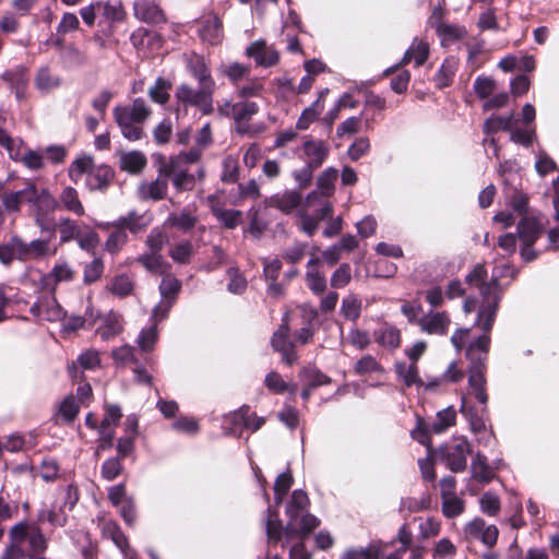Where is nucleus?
I'll list each match as a JSON object with an SVG mask.
<instances>
[{
    "label": "nucleus",
    "instance_id": "f257e3e1",
    "mask_svg": "<svg viewBox=\"0 0 559 559\" xmlns=\"http://www.w3.org/2000/svg\"><path fill=\"white\" fill-rule=\"evenodd\" d=\"M488 348L489 337L486 333L473 337L466 348V358L469 360L468 394L474 396L483 406L487 403Z\"/></svg>",
    "mask_w": 559,
    "mask_h": 559
},
{
    "label": "nucleus",
    "instance_id": "f03ea898",
    "mask_svg": "<svg viewBox=\"0 0 559 559\" xmlns=\"http://www.w3.org/2000/svg\"><path fill=\"white\" fill-rule=\"evenodd\" d=\"M2 206L9 215H19L24 203L29 204L36 211H53L57 201L48 189H38L33 180H27L25 187L17 191H5L0 194Z\"/></svg>",
    "mask_w": 559,
    "mask_h": 559
},
{
    "label": "nucleus",
    "instance_id": "7ed1b4c3",
    "mask_svg": "<svg viewBox=\"0 0 559 559\" xmlns=\"http://www.w3.org/2000/svg\"><path fill=\"white\" fill-rule=\"evenodd\" d=\"M519 121L514 109L507 115L491 112V134L500 131L508 132L510 142L530 148L538 140L536 126L519 128L516 127Z\"/></svg>",
    "mask_w": 559,
    "mask_h": 559
},
{
    "label": "nucleus",
    "instance_id": "20e7f679",
    "mask_svg": "<svg viewBox=\"0 0 559 559\" xmlns=\"http://www.w3.org/2000/svg\"><path fill=\"white\" fill-rule=\"evenodd\" d=\"M69 177L76 182L83 174L87 175L86 185L90 190H105L112 177L114 173L106 165L95 166L91 156H82L76 158L69 167Z\"/></svg>",
    "mask_w": 559,
    "mask_h": 559
},
{
    "label": "nucleus",
    "instance_id": "39448f33",
    "mask_svg": "<svg viewBox=\"0 0 559 559\" xmlns=\"http://www.w3.org/2000/svg\"><path fill=\"white\" fill-rule=\"evenodd\" d=\"M506 207L491 216V222L502 224L508 228L514 224L515 216L531 215L530 197L516 186L502 188Z\"/></svg>",
    "mask_w": 559,
    "mask_h": 559
},
{
    "label": "nucleus",
    "instance_id": "423d86ee",
    "mask_svg": "<svg viewBox=\"0 0 559 559\" xmlns=\"http://www.w3.org/2000/svg\"><path fill=\"white\" fill-rule=\"evenodd\" d=\"M215 88L199 85V90H193L187 84L177 87L175 97L183 108L197 107L203 115H211L214 111L213 95Z\"/></svg>",
    "mask_w": 559,
    "mask_h": 559
},
{
    "label": "nucleus",
    "instance_id": "0eeeda50",
    "mask_svg": "<svg viewBox=\"0 0 559 559\" xmlns=\"http://www.w3.org/2000/svg\"><path fill=\"white\" fill-rule=\"evenodd\" d=\"M548 223V218L540 211L533 212L531 215H523L515 227L519 242H523L524 246L535 245L546 233Z\"/></svg>",
    "mask_w": 559,
    "mask_h": 559
},
{
    "label": "nucleus",
    "instance_id": "6e6552de",
    "mask_svg": "<svg viewBox=\"0 0 559 559\" xmlns=\"http://www.w3.org/2000/svg\"><path fill=\"white\" fill-rule=\"evenodd\" d=\"M469 444L461 440L454 444H447L440 449V455L447 467L454 472H463L467 465Z\"/></svg>",
    "mask_w": 559,
    "mask_h": 559
},
{
    "label": "nucleus",
    "instance_id": "1a4fd4ad",
    "mask_svg": "<svg viewBox=\"0 0 559 559\" xmlns=\"http://www.w3.org/2000/svg\"><path fill=\"white\" fill-rule=\"evenodd\" d=\"M168 192V179L166 175L158 170L156 179L140 182L136 188V197L141 201H153L157 202L166 198Z\"/></svg>",
    "mask_w": 559,
    "mask_h": 559
},
{
    "label": "nucleus",
    "instance_id": "9d476101",
    "mask_svg": "<svg viewBox=\"0 0 559 559\" xmlns=\"http://www.w3.org/2000/svg\"><path fill=\"white\" fill-rule=\"evenodd\" d=\"M13 260L28 261L27 241L17 235H13L7 242L0 243V262L10 265Z\"/></svg>",
    "mask_w": 559,
    "mask_h": 559
},
{
    "label": "nucleus",
    "instance_id": "9b49d317",
    "mask_svg": "<svg viewBox=\"0 0 559 559\" xmlns=\"http://www.w3.org/2000/svg\"><path fill=\"white\" fill-rule=\"evenodd\" d=\"M246 55L254 59L257 66L269 68L280 62V53L273 46H267L263 39L251 43L246 49Z\"/></svg>",
    "mask_w": 559,
    "mask_h": 559
},
{
    "label": "nucleus",
    "instance_id": "f8f14e48",
    "mask_svg": "<svg viewBox=\"0 0 559 559\" xmlns=\"http://www.w3.org/2000/svg\"><path fill=\"white\" fill-rule=\"evenodd\" d=\"M199 35L203 41L217 45L223 40V22L216 13L204 14L199 21Z\"/></svg>",
    "mask_w": 559,
    "mask_h": 559
},
{
    "label": "nucleus",
    "instance_id": "ddd939ff",
    "mask_svg": "<svg viewBox=\"0 0 559 559\" xmlns=\"http://www.w3.org/2000/svg\"><path fill=\"white\" fill-rule=\"evenodd\" d=\"M302 203V195L296 190H286L275 193L264 200V205L274 207L284 214H290L299 209Z\"/></svg>",
    "mask_w": 559,
    "mask_h": 559
},
{
    "label": "nucleus",
    "instance_id": "4468645a",
    "mask_svg": "<svg viewBox=\"0 0 559 559\" xmlns=\"http://www.w3.org/2000/svg\"><path fill=\"white\" fill-rule=\"evenodd\" d=\"M160 171L166 175L167 179L171 180L177 192L191 191L195 186V176L188 173L181 166H173V164L166 163L160 166Z\"/></svg>",
    "mask_w": 559,
    "mask_h": 559
},
{
    "label": "nucleus",
    "instance_id": "2eb2a0df",
    "mask_svg": "<svg viewBox=\"0 0 559 559\" xmlns=\"http://www.w3.org/2000/svg\"><path fill=\"white\" fill-rule=\"evenodd\" d=\"M151 116V109L143 98H135L131 105L116 106L114 118H126L129 121L142 123Z\"/></svg>",
    "mask_w": 559,
    "mask_h": 559
},
{
    "label": "nucleus",
    "instance_id": "dca6fc26",
    "mask_svg": "<svg viewBox=\"0 0 559 559\" xmlns=\"http://www.w3.org/2000/svg\"><path fill=\"white\" fill-rule=\"evenodd\" d=\"M465 535L469 545L481 544L486 548L483 558L489 559V526H487L485 520L476 518L467 523Z\"/></svg>",
    "mask_w": 559,
    "mask_h": 559
},
{
    "label": "nucleus",
    "instance_id": "f3484780",
    "mask_svg": "<svg viewBox=\"0 0 559 559\" xmlns=\"http://www.w3.org/2000/svg\"><path fill=\"white\" fill-rule=\"evenodd\" d=\"M132 45L144 53H151L162 48L163 39L156 32L140 27L131 35Z\"/></svg>",
    "mask_w": 559,
    "mask_h": 559
},
{
    "label": "nucleus",
    "instance_id": "a211bd4d",
    "mask_svg": "<svg viewBox=\"0 0 559 559\" xmlns=\"http://www.w3.org/2000/svg\"><path fill=\"white\" fill-rule=\"evenodd\" d=\"M31 312L40 320L58 321L63 311L52 294L41 297L31 307Z\"/></svg>",
    "mask_w": 559,
    "mask_h": 559
},
{
    "label": "nucleus",
    "instance_id": "6ab92c4d",
    "mask_svg": "<svg viewBox=\"0 0 559 559\" xmlns=\"http://www.w3.org/2000/svg\"><path fill=\"white\" fill-rule=\"evenodd\" d=\"M321 260L318 257H312L307 262V271L305 281L307 287L312 294L320 296L326 290V277L323 272L320 271Z\"/></svg>",
    "mask_w": 559,
    "mask_h": 559
},
{
    "label": "nucleus",
    "instance_id": "aec40b11",
    "mask_svg": "<svg viewBox=\"0 0 559 559\" xmlns=\"http://www.w3.org/2000/svg\"><path fill=\"white\" fill-rule=\"evenodd\" d=\"M450 323L451 320L445 312H429L418 321L423 332L437 335L447 334Z\"/></svg>",
    "mask_w": 559,
    "mask_h": 559
},
{
    "label": "nucleus",
    "instance_id": "412c9836",
    "mask_svg": "<svg viewBox=\"0 0 559 559\" xmlns=\"http://www.w3.org/2000/svg\"><path fill=\"white\" fill-rule=\"evenodd\" d=\"M133 10L135 17L145 23L159 24L166 22L164 12L150 0H134Z\"/></svg>",
    "mask_w": 559,
    "mask_h": 559
},
{
    "label": "nucleus",
    "instance_id": "4be33fe9",
    "mask_svg": "<svg viewBox=\"0 0 559 559\" xmlns=\"http://www.w3.org/2000/svg\"><path fill=\"white\" fill-rule=\"evenodd\" d=\"M302 148L306 156V165L314 169L319 168L329 155V147L321 140L309 139L304 142Z\"/></svg>",
    "mask_w": 559,
    "mask_h": 559
},
{
    "label": "nucleus",
    "instance_id": "5701e85b",
    "mask_svg": "<svg viewBox=\"0 0 559 559\" xmlns=\"http://www.w3.org/2000/svg\"><path fill=\"white\" fill-rule=\"evenodd\" d=\"M431 26L436 28L443 46H449L465 35V28L454 24H448L437 17V10L431 16Z\"/></svg>",
    "mask_w": 559,
    "mask_h": 559
},
{
    "label": "nucleus",
    "instance_id": "b1692460",
    "mask_svg": "<svg viewBox=\"0 0 559 559\" xmlns=\"http://www.w3.org/2000/svg\"><path fill=\"white\" fill-rule=\"evenodd\" d=\"M74 271L66 261L57 262L51 271L43 277L45 288L52 292L57 284L61 282H70L74 278Z\"/></svg>",
    "mask_w": 559,
    "mask_h": 559
},
{
    "label": "nucleus",
    "instance_id": "393cba45",
    "mask_svg": "<svg viewBox=\"0 0 559 559\" xmlns=\"http://www.w3.org/2000/svg\"><path fill=\"white\" fill-rule=\"evenodd\" d=\"M197 223L198 216L195 214V209L187 206L178 213H171L167 217L165 225L182 231H188L192 229Z\"/></svg>",
    "mask_w": 559,
    "mask_h": 559
},
{
    "label": "nucleus",
    "instance_id": "a878e982",
    "mask_svg": "<svg viewBox=\"0 0 559 559\" xmlns=\"http://www.w3.org/2000/svg\"><path fill=\"white\" fill-rule=\"evenodd\" d=\"M2 80L9 84L10 90L15 93L17 99H23L25 97L28 76L23 68L5 71L2 74Z\"/></svg>",
    "mask_w": 559,
    "mask_h": 559
},
{
    "label": "nucleus",
    "instance_id": "bb28decb",
    "mask_svg": "<svg viewBox=\"0 0 559 559\" xmlns=\"http://www.w3.org/2000/svg\"><path fill=\"white\" fill-rule=\"evenodd\" d=\"M518 274L519 270L509 262L492 265L491 280L493 278V287L507 289Z\"/></svg>",
    "mask_w": 559,
    "mask_h": 559
},
{
    "label": "nucleus",
    "instance_id": "cd10ccee",
    "mask_svg": "<svg viewBox=\"0 0 559 559\" xmlns=\"http://www.w3.org/2000/svg\"><path fill=\"white\" fill-rule=\"evenodd\" d=\"M102 536L110 539L122 554L130 552L128 538L115 521L104 522L102 526Z\"/></svg>",
    "mask_w": 559,
    "mask_h": 559
},
{
    "label": "nucleus",
    "instance_id": "c85d7f7f",
    "mask_svg": "<svg viewBox=\"0 0 559 559\" xmlns=\"http://www.w3.org/2000/svg\"><path fill=\"white\" fill-rule=\"evenodd\" d=\"M189 69L191 75L199 82V85L215 88L216 83L211 75V71L202 57H195L190 61Z\"/></svg>",
    "mask_w": 559,
    "mask_h": 559
},
{
    "label": "nucleus",
    "instance_id": "c756f323",
    "mask_svg": "<svg viewBox=\"0 0 559 559\" xmlns=\"http://www.w3.org/2000/svg\"><path fill=\"white\" fill-rule=\"evenodd\" d=\"M119 162L122 170L133 175L140 174L147 164L145 155L139 151L122 153Z\"/></svg>",
    "mask_w": 559,
    "mask_h": 559
},
{
    "label": "nucleus",
    "instance_id": "7c9ffc66",
    "mask_svg": "<svg viewBox=\"0 0 559 559\" xmlns=\"http://www.w3.org/2000/svg\"><path fill=\"white\" fill-rule=\"evenodd\" d=\"M28 261L44 260L53 257L57 248L51 246L49 239H33L27 242Z\"/></svg>",
    "mask_w": 559,
    "mask_h": 559
},
{
    "label": "nucleus",
    "instance_id": "2f4dec72",
    "mask_svg": "<svg viewBox=\"0 0 559 559\" xmlns=\"http://www.w3.org/2000/svg\"><path fill=\"white\" fill-rule=\"evenodd\" d=\"M123 330L122 317L115 312H109L104 323L98 328L97 334L102 340L108 341L119 335Z\"/></svg>",
    "mask_w": 559,
    "mask_h": 559
},
{
    "label": "nucleus",
    "instance_id": "473e14b6",
    "mask_svg": "<svg viewBox=\"0 0 559 559\" xmlns=\"http://www.w3.org/2000/svg\"><path fill=\"white\" fill-rule=\"evenodd\" d=\"M114 227H121L124 231L130 230L132 234H138L146 228L148 222L144 216L135 211L129 212L126 216H121L112 224Z\"/></svg>",
    "mask_w": 559,
    "mask_h": 559
},
{
    "label": "nucleus",
    "instance_id": "72a5a7b5",
    "mask_svg": "<svg viewBox=\"0 0 559 559\" xmlns=\"http://www.w3.org/2000/svg\"><path fill=\"white\" fill-rule=\"evenodd\" d=\"M308 495L304 490H295L286 507V514L290 520H298L301 513H306L309 507Z\"/></svg>",
    "mask_w": 559,
    "mask_h": 559
},
{
    "label": "nucleus",
    "instance_id": "f704fd0d",
    "mask_svg": "<svg viewBox=\"0 0 559 559\" xmlns=\"http://www.w3.org/2000/svg\"><path fill=\"white\" fill-rule=\"evenodd\" d=\"M519 169L516 159H506L499 163L497 176L502 188L516 186L515 181L519 180Z\"/></svg>",
    "mask_w": 559,
    "mask_h": 559
},
{
    "label": "nucleus",
    "instance_id": "c9c22d12",
    "mask_svg": "<svg viewBox=\"0 0 559 559\" xmlns=\"http://www.w3.org/2000/svg\"><path fill=\"white\" fill-rule=\"evenodd\" d=\"M106 289L118 298H124L133 293L134 284L127 274H119L110 280Z\"/></svg>",
    "mask_w": 559,
    "mask_h": 559
},
{
    "label": "nucleus",
    "instance_id": "e433bc0d",
    "mask_svg": "<svg viewBox=\"0 0 559 559\" xmlns=\"http://www.w3.org/2000/svg\"><path fill=\"white\" fill-rule=\"evenodd\" d=\"M299 378L304 385L316 389L331 383V378L321 372L316 367H304L299 371Z\"/></svg>",
    "mask_w": 559,
    "mask_h": 559
},
{
    "label": "nucleus",
    "instance_id": "4c0bfd02",
    "mask_svg": "<svg viewBox=\"0 0 559 559\" xmlns=\"http://www.w3.org/2000/svg\"><path fill=\"white\" fill-rule=\"evenodd\" d=\"M361 307V299L356 294L349 293L343 297L340 312L346 320L355 322L360 317Z\"/></svg>",
    "mask_w": 559,
    "mask_h": 559
},
{
    "label": "nucleus",
    "instance_id": "58836bf2",
    "mask_svg": "<svg viewBox=\"0 0 559 559\" xmlns=\"http://www.w3.org/2000/svg\"><path fill=\"white\" fill-rule=\"evenodd\" d=\"M59 200L62 206L69 211L74 213L75 215L82 216L84 215V206L79 199L78 191L72 187H66L59 197Z\"/></svg>",
    "mask_w": 559,
    "mask_h": 559
},
{
    "label": "nucleus",
    "instance_id": "ea45409f",
    "mask_svg": "<svg viewBox=\"0 0 559 559\" xmlns=\"http://www.w3.org/2000/svg\"><path fill=\"white\" fill-rule=\"evenodd\" d=\"M61 85L60 76L53 74L48 67H43L37 71L35 86L41 92H49Z\"/></svg>",
    "mask_w": 559,
    "mask_h": 559
},
{
    "label": "nucleus",
    "instance_id": "a19ab883",
    "mask_svg": "<svg viewBox=\"0 0 559 559\" xmlns=\"http://www.w3.org/2000/svg\"><path fill=\"white\" fill-rule=\"evenodd\" d=\"M29 549L34 555H41L48 548V538L43 534L39 525L31 523V531L27 536Z\"/></svg>",
    "mask_w": 559,
    "mask_h": 559
},
{
    "label": "nucleus",
    "instance_id": "79ce46f5",
    "mask_svg": "<svg viewBox=\"0 0 559 559\" xmlns=\"http://www.w3.org/2000/svg\"><path fill=\"white\" fill-rule=\"evenodd\" d=\"M376 341L388 349H395L401 344V333L394 326H384L376 333Z\"/></svg>",
    "mask_w": 559,
    "mask_h": 559
},
{
    "label": "nucleus",
    "instance_id": "37998d69",
    "mask_svg": "<svg viewBox=\"0 0 559 559\" xmlns=\"http://www.w3.org/2000/svg\"><path fill=\"white\" fill-rule=\"evenodd\" d=\"M264 383L270 391L276 394H281L288 391L292 395H294L296 394L297 391L296 384H288L286 381H284L282 376L275 371H271L270 373L266 374Z\"/></svg>",
    "mask_w": 559,
    "mask_h": 559
},
{
    "label": "nucleus",
    "instance_id": "c03bdc74",
    "mask_svg": "<svg viewBox=\"0 0 559 559\" xmlns=\"http://www.w3.org/2000/svg\"><path fill=\"white\" fill-rule=\"evenodd\" d=\"M23 141L20 138H12L7 129L0 124V146H2L11 159L20 158V147Z\"/></svg>",
    "mask_w": 559,
    "mask_h": 559
},
{
    "label": "nucleus",
    "instance_id": "a18cd8bd",
    "mask_svg": "<svg viewBox=\"0 0 559 559\" xmlns=\"http://www.w3.org/2000/svg\"><path fill=\"white\" fill-rule=\"evenodd\" d=\"M397 374L403 379L405 385H424V380L419 377L418 366L416 362H412L406 366L405 364L396 365Z\"/></svg>",
    "mask_w": 559,
    "mask_h": 559
},
{
    "label": "nucleus",
    "instance_id": "49530a36",
    "mask_svg": "<svg viewBox=\"0 0 559 559\" xmlns=\"http://www.w3.org/2000/svg\"><path fill=\"white\" fill-rule=\"evenodd\" d=\"M219 73L226 76L231 83L237 84L250 73V67L239 62L222 64Z\"/></svg>",
    "mask_w": 559,
    "mask_h": 559
},
{
    "label": "nucleus",
    "instance_id": "de8ad7c7",
    "mask_svg": "<svg viewBox=\"0 0 559 559\" xmlns=\"http://www.w3.org/2000/svg\"><path fill=\"white\" fill-rule=\"evenodd\" d=\"M213 214L229 229L236 228L242 222V213L238 210L213 207Z\"/></svg>",
    "mask_w": 559,
    "mask_h": 559
},
{
    "label": "nucleus",
    "instance_id": "09e8293b",
    "mask_svg": "<svg viewBox=\"0 0 559 559\" xmlns=\"http://www.w3.org/2000/svg\"><path fill=\"white\" fill-rule=\"evenodd\" d=\"M104 261L100 257H95L90 263L85 264L83 271V282L91 285L97 282L104 273Z\"/></svg>",
    "mask_w": 559,
    "mask_h": 559
},
{
    "label": "nucleus",
    "instance_id": "8fccbe9b",
    "mask_svg": "<svg viewBox=\"0 0 559 559\" xmlns=\"http://www.w3.org/2000/svg\"><path fill=\"white\" fill-rule=\"evenodd\" d=\"M323 110V105L317 99L311 106L307 107L297 120L296 128L298 130H307L309 126L317 120Z\"/></svg>",
    "mask_w": 559,
    "mask_h": 559
},
{
    "label": "nucleus",
    "instance_id": "3c124183",
    "mask_svg": "<svg viewBox=\"0 0 559 559\" xmlns=\"http://www.w3.org/2000/svg\"><path fill=\"white\" fill-rule=\"evenodd\" d=\"M259 105L251 100H240L236 103V111L234 120L238 123L249 121L254 115L259 112Z\"/></svg>",
    "mask_w": 559,
    "mask_h": 559
},
{
    "label": "nucleus",
    "instance_id": "603ef678",
    "mask_svg": "<svg viewBox=\"0 0 559 559\" xmlns=\"http://www.w3.org/2000/svg\"><path fill=\"white\" fill-rule=\"evenodd\" d=\"M170 82L163 78H158L155 81V84L150 87L148 95L151 99L157 104L164 105L169 99V90H170Z\"/></svg>",
    "mask_w": 559,
    "mask_h": 559
},
{
    "label": "nucleus",
    "instance_id": "864d4df0",
    "mask_svg": "<svg viewBox=\"0 0 559 559\" xmlns=\"http://www.w3.org/2000/svg\"><path fill=\"white\" fill-rule=\"evenodd\" d=\"M535 170L542 178H544L548 174L558 170V165L545 150H539L536 155Z\"/></svg>",
    "mask_w": 559,
    "mask_h": 559
},
{
    "label": "nucleus",
    "instance_id": "5fc2aeb1",
    "mask_svg": "<svg viewBox=\"0 0 559 559\" xmlns=\"http://www.w3.org/2000/svg\"><path fill=\"white\" fill-rule=\"evenodd\" d=\"M354 370L357 374H360V376L384 372L383 367L371 355H366V356L361 357L355 364Z\"/></svg>",
    "mask_w": 559,
    "mask_h": 559
},
{
    "label": "nucleus",
    "instance_id": "6e6d98bb",
    "mask_svg": "<svg viewBox=\"0 0 559 559\" xmlns=\"http://www.w3.org/2000/svg\"><path fill=\"white\" fill-rule=\"evenodd\" d=\"M263 421H226V426H223L225 435L241 437L243 430H251L252 432L260 429Z\"/></svg>",
    "mask_w": 559,
    "mask_h": 559
},
{
    "label": "nucleus",
    "instance_id": "4d7b16f0",
    "mask_svg": "<svg viewBox=\"0 0 559 559\" xmlns=\"http://www.w3.org/2000/svg\"><path fill=\"white\" fill-rule=\"evenodd\" d=\"M157 338L158 332L156 325L154 324L146 329H142L138 336L136 344L142 352L147 353L153 350Z\"/></svg>",
    "mask_w": 559,
    "mask_h": 559
},
{
    "label": "nucleus",
    "instance_id": "13d9d810",
    "mask_svg": "<svg viewBox=\"0 0 559 559\" xmlns=\"http://www.w3.org/2000/svg\"><path fill=\"white\" fill-rule=\"evenodd\" d=\"M472 477L480 483L489 481V466L487 464V457L483 454H477L471 465Z\"/></svg>",
    "mask_w": 559,
    "mask_h": 559
},
{
    "label": "nucleus",
    "instance_id": "bf43d9fd",
    "mask_svg": "<svg viewBox=\"0 0 559 559\" xmlns=\"http://www.w3.org/2000/svg\"><path fill=\"white\" fill-rule=\"evenodd\" d=\"M111 357L117 366L124 367L136 362L135 348L130 345L112 349Z\"/></svg>",
    "mask_w": 559,
    "mask_h": 559
},
{
    "label": "nucleus",
    "instance_id": "052dcab7",
    "mask_svg": "<svg viewBox=\"0 0 559 559\" xmlns=\"http://www.w3.org/2000/svg\"><path fill=\"white\" fill-rule=\"evenodd\" d=\"M116 229L110 233L109 237L105 242V249L115 254L119 252L128 241V234L121 227H115Z\"/></svg>",
    "mask_w": 559,
    "mask_h": 559
},
{
    "label": "nucleus",
    "instance_id": "680f3d73",
    "mask_svg": "<svg viewBox=\"0 0 559 559\" xmlns=\"http://www.w3.org/2000/svg\"><path fill=\"white\" fill-rule=\"evenodd\" d=\"M60 241L62 243L75 240L81 231L78 224L71 218H61L58 224Z\"/></svg>",
    "mask_w": 559,
    "mask_h": 559
},
{
    "label": "nucleus",
    "instance_id": "e2e57ef3",
    "mask_svg": "<svg viewBox=\"0 0 559 559\" xmlns=\"http://www.w3.org/2000/svg\"><path fill=\"white\" fill-rule=\"evenodd\" d=\"M17 160L29 170H39L45 167L44 153L35 150H27L24 154L20 152Z\"/></svg>",
    "mask_w": 559,
    "mask_h": 559
},
{
    "label": "nucleus",
    "instance_id": "0e129e2a",
    "mask_svg": "<svg viewBox=\"0 0 559 559\" xmlns=\"http://www.w3.org/2000/svg\"><path fill=\"white\" fill-rule=\"evenodd\" d=\"M192 252V243L190 241H182L170 248L169 255L176 263L187 264L190 262Z\"/></svg>",
    "mask_w": 559,
    "mask_h": 559
},
{
    "label": "nucleus",
    "instance_id": "69168bd1",
    "mask_svg": "<svg viewBox=\"0 0 559 559\" xmlns=\"http://www.w3.org/2000/svg\"><path fill=\"white\" fill-rule=\"evenodd\" d=\"M337 179V170L333 167L325 169L318 178V189L321 194L329 197L334 191V182Z\"/></svg>",
    "mask_w": 559,
    "mask_h": 559
},
{
    "label": "nucleus",
    "instance_id": "338daca9",
    "mask_svg": "<svg viewBox=\"0 0 559 559\" xmlns=\"http://www.w3.org/2000/svg\"><path fill=\"white\" fill-rule=\"evenodd\" d=\"M264 91V84L261 79L249 80L246 84L237 88V96L246 99L249 97H259Z\"/></svg>",
    "mask_w": 559,
    "mask_h": 559
},
{
    "label": "nucleus",
    "instance_id": "774afa93",
    "mask_svg": "<svg viewBox=\"0 0 559 559\" xmlns=\"http://www.w3.org/2000/svg\"><path fill=\"white\" fill-rule=\"evenodd\" d=\"M352 270L348 263L341 264L331 275V286L333 288H343L350 283Z\"/></svg>",
    "mask_w": 559,
    "mask_h": 559
}]
</instances>
